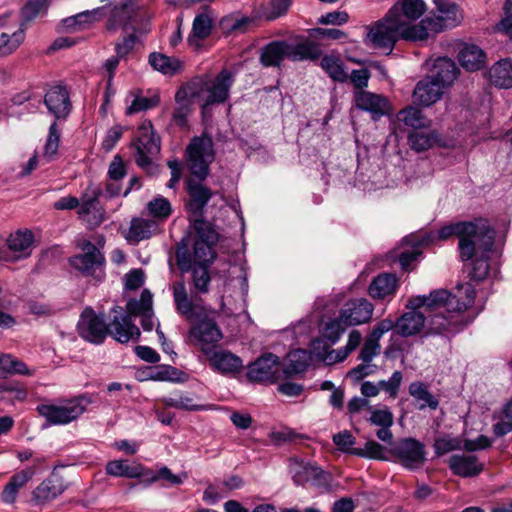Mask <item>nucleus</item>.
<instances>
[{
	"mask_svg": "<svg viewBox=\"0 0 512 512\" xmlns=\"http://www.w3.org/2000/svg\"><path fill=\"white\" fill-rule=\"evenodd\" d=\"M504 17L497 25L498 29L512 37V1L506 0L503 6Z\"/></svg>",
	"mask_w": 512,
	"mask_h": 512,
	"instance_id": "64",
	"label": "nucleus"
},
{
	"mask_svg": "<svg viewBox=\"0 0 512 512\" xmlns=\"http://www.w3.org/2000/svg\"><path fill=\"white\" fill-rule=\"evenodd\" d=\"M146 379L154 381L184 382L186 380V373L171 365H157L147 368Z\"/></svg>",
	"mask_w": 512,
	"mask_h": 512,
	"instance_id": "45",
	"label": "nucleus"
},
{
	"mask_svg": "<svg viewBox=\"0 0 512 512\" xmlns=\"http://www.w3.org/2000/svg\"><path fill=\"white\" fill-rule=\"evenodd\" d=\"M351 455L367 459L386 460L384 446L374 440L367 441L364 448L353 449Z\"/></svg>",
	"mask_w": 512,
	"mask_h": 512,
	"instance_id": "51",
	"label": "nucleus"
},
{
	"mask_svg": "<svg viewBox=\"0 0 512 512\" xmlns=\"http://www.w3.org/2000/svg\"><path fill=\"white\" fill-rule=\"evenodd\" d=\"M16 374L31 376L33 373L23 361L11 354L0 353V379Z\"/></svg>",
	"mask_w": 512,
	"mask_h": 512,
	"instance_id": "48",
	"label": "nucleus"
},
{
	"mask_svg": "<svg viewBox=\"0 0 512 512\" xmlns=\"http://www.w3.org/2000/svg\"><path fill=\"white\" fill-rule=\"evenodd\" d=\"M443 90L444 88L437 80L427 75L417 82L413 90L414 103L419 106L429 107L441 99Z\"/></svg>",
	"mask_w": 512,
	"mask_h": 512,
	"instance_id": "21",
	"label": "nucleus"
},
{
	"mask_svg": "<svg viewBox=\"0 0 512 512\" xmlns=\"http://www.w3.org/2000/svg\"><path fill=\"white\" fill-rule=\"evenodd\" d=\"M25 38V28L4 27L0 20V57L13 53Z\"/></svg>",
	"mask_w": 512,
	"mask_h": 512,
	"instance_id": "34",
	"label": "nucleus"
},
{
	"mask_svg": "<svg viewBox=\"0 0 512 512\" xmlns=\"http://www.w3.org/2000/svg\"><path fill=\"white\" fill-rule=\"evenodd\" d=\"M207 80L203 78H194L181 85L175 93L176 103L189 102V100L199 98L205 91Z\"/></svg>",
	"mask_w": 512,
	"mask_h": 512,
	"instance_id": "47",
	"label": "nucleus"
},
{
	"mask_svg": "<svg viewBox=\"0 0 512 512\" xmlns=\"http://www.w3.org/2000/svg\"><path fill=\"white\" fill-rule=\"evenodd\" d=\"M81 249L83 253L70 257L69 264L83 276L101 281L105 276L106 263L103 253L88 240L82 243Z\"/></svg>",
	"mask_w": 512,
	"mask_h": 512,
	"instance_id": "11",
	"label": "nucleus"
},
{
	"mask_svg": "<svg viewBox=\"0 0 512 512\" xmlns=\"http://www.w3.org/2000/svg\"><path fill=\"white\" fill-rule=\"evenodd\" d=\"M195 239L193 253L184 237L177 245L176 262L181 272H191V281L196 294H207L210 291L211 275L209 268L217 257L214 249L219 241V233L214 225L207 220L195 222Z\"/></svg>",
	"mask_w": 512,
	"mask_h": 512,
	"instance_id": "1",
	"label": "nucleus"
},
{
	"mask_svg": "<svg viewBox=\"0 0 512 512\" xmlns=\"http://www.w3.org/2000/svg\"><path fill=\"white\" fill-rule=\"evenodd\" d=\"M400 122L412 128V130L425 129L430 126V120L427 119L423 112L415 106H407L400 110L397 114Z\"/></svg>",
	"mask_w": 512,
	"mask_h": 512,
	"instance_id": "46",
	"label": "nucleus"
},
{
	"mask_svg": "<svg viewBox=\"0 0 512 512\" xmlns=\"http://www.w3.org/2000/svg\"><path fill=\"white\" fill-rule=\"evenodd\" d=\"M280 358L264 353L248 366L247 378L253 382L276 383L280 379Z\"/></svg>",
	"mask_w": 512,
	"mask_h": 512,
	"instance_id": "17",
	"label": "nucleus"
},
{
	"mask_svg": "<svg viewBox=\"0 0 512 512\" xmlns=\"http://www.w3.org/2000/svg\"><path fill=\"white\" fill-rule=\"evenodd\" d=\"M213 29V20L207 12L199 13L195 16L191 32L187 38L189 46L198 49L202 46V41L207 39Z\"/></svg>",
	"mask_w": 512,
	"mask_h": 512,
	"instance_id": "28",
	"label": "nucleus"
},
{
	"mask_svg": "<svg viewBox=\"0 0 512 512\" xmlns=\"http://www.w3.org/2000/svg\"><path fill=\"white\" fill-rule=\"evenodd\" d=\"M78 335L92 344H102L109 335L119 343L137 341L140 338V329L129 316H113L107 324L104 315H98L92 308H85L77 323Z\"/></svg>",
	"mask_w": 512,
	"mask_h": 512,
	"instance_id": "4",
	"label": "nucleus"
},
{
	"mask_svg": "<svg viewBox=\"0 0 512 512\" xmlns=\"http://www.w3.org/2000/svg\"><path fill=\"white\" fill-rule=\"evenodd\" d=\"M354 99L356 107L371 113L374 119L380 118L385 114L387 100L381 95L369 91H356Z\"/></svg>",
	"mask_w": 512,
	"mask_h": 512,
	"instance_id": "24",
	"label": "nucleus"
},
{
	"mask_svg": "<svg viewBox=\"0 0 512 512\" xmlns=\"http://www.w3.org/2000/svg\"><path fill=\"white\" fill-rule=\"evenodd\" d=\"M476 290L470 284H458L454 293L445 289L432 291L429 295L411 297L404 312L395 322V332L402 337H411L426 329V316L418 311L420 308L437 309L445 306L447 309H469L473 306Z\"/></svg>",
	"mask_w": 512,
	"mask_h": 512,
	"instance_id": "2",
	"label": "nucleus"
},
{
	"mask_svg": "<svg viewBox=\"0 0 512 512\" xmlns=\"http://www.w3.org/2000/svg\"><path fill=\"white\" fill-rule=\"evenodd\" d=\"M321 68L335 82L344 83L348 80L349 74L345 70L342 59L337 55H324L320 61Z\"/></svg>",
	"mask_w": 512,
	"mask_h": 512,
	"instance_id": "42",
	"label": "nucleus"
},
{
	"mask_svg": "<svg viewBox=\"0 0 512 512\" xmlns=\"http://www.w3.org/2000/svg\"><path fill=\"white\" fill-rule=\"evenodd\" d=\"M127 174L126 166L120 155H115L108 168L109 180L119 182Z\"/></svg>",
	"mask_w": 512,
	"mask_h": 512,
	"instance_id": "61",
	"label": "nucleus"
},
{
	"mask_svg": "<svg viewBox=\"0 0 512 512\" xmlns=\"http://www.w3.org/2000/svg\"><path fill=\"white\" fill-rule=\"evenodd\" d=\"M347 327L348 326H346V324H344L340 319V315L338 318L329 320L320 329L321 339H315L313 341L314 349L320 348V346L323 344V349L326 353L330 346L338 342Z\"/></svg>",
	"mask_w": 512,
	"mask_h": 512,
	"instance_id": "25",
	"label": "nucleus"
},
{
	"mask_svg": "<svg viewBox=\"0 0 512 512\" xmlns=\"http://www.w3.org/2000/svg\"><path fill=\"white\" fill-rule=\"evenodd\" d=\"M288 472L296 486L322 488L327 487L330 483L328 472L316 464L297 457L289 458Z\"/></svg>",
	"mask_w": 512,
	"mask_h": 512,
	"instance_id": "12",
	"label": "nucleus"
},
{
	"mask_svg": "<svg viewBox=\"0 0 512 512\" xmlns=\"http://www.w3.org/2000/svg\"><path fill=\"white\" fill-rule=\"evenodd\" d=\"M491 252L492 251L480 252V254L469 260L471 262V269L468 273L469 282H466L465 284H470L475 289L471 282L480 283L488 277L490 271Z\"/></svg>",
	"mask_w": 512,
	"mask_h": 512,
	"instance_id": "40",
	"label": "nucleus"
},
{
	"mask_svg": "<svg viewBox=\"0 0 512 512\" xmlns=\"http://www.w3.org/2000/svg\"><path fill=\"white\" fill-rule=\"evenodd\" d=\"M390 452L408 469H417L426 460L424 444L412 437L402 438L394 443Z\"/></svg>",
	"mask_w": 512,
	"mask_h": 512,
	"instance_id": "16",
	"label": "nucleus"
},
{
	"mask_svg": "<svg viewBox=\"0 0 512 512\" xmlns=\"http://www.w3.org/2000/svg\"><path fill=\"white\" fill-rule=\"evenodd\" d=\"M187 473L174 474L167 466H162L157 471H153L145 467L143 481L147 484H152L157 481L163 480L171 486L181 485L187 479Z\"/></svg>",
	"mask_w": 512,
	"mask_h": 512,
	"instance_id": "43",
	"label": "nucleus"
},
{
	"mask_svg": "<svg viewBox=\"0 0 512 512\" xmlns=\"http://www.w3.org/2000/svg\"><path fill=\"white\" fill-rule=\"evenodd\" d=\"M234 77L232 73L227 69H222L213 82L207 81L205 91L208 95L205 99V106L222 104L224 103L230 93V89L233 85Z\"/></svg>",
	"mask_w": 512,
	"mask_h": 512,
	"instance_id": "20",
	"label": "nucleus"
},
{
	"mask_svg": "<svg viewBox=\"0 0 512 512\" xmlns=\"http://www.w3.org/2000/svg\"><path fill=\"white\" fill-rule=\"evenodd\" d=\"M111 313L114 314V316L123 317V316H129V318L132 320L133 316H142L144 315V311L141 307V304L136 299H130L126 304V313H124V310L121 306H113L111 308Z\"/></svg>",
	"mask_w": 512,
	"mask_h": 512,
	"instance_id": "59",
	"label": "nucleus"
},
{
	"mask_svg": "<svg viewBox=\"0 0 512 512\" xmlns=\"http://www.w3.org/2000/svg\"><path fill=\"white\" fill-rule=\"evenodd\" d=\"M288 362L282 369L283 378H291L305 372L311 361L309 352L305 349H296L287 355Z\"/></svg>",
	"mask_w": 512,
	"mask_h": 512,
	"instance_id": "37",
	"label": "nucleus"
},
{
	"mask_svg": "<svg viewBox=\"0 0 512 512\" xmlns=\"http://www.w3.org/2000/svg\"><path fill=\"white\" fill-rule=\"evenodd\" d=\"M135 147V162L148 175L158 172V165L153 158L160 153V138L155 134L152 122L146 120L138 129V136L132 142Z\"/></svg>",
	"mask_w": 512,
	"mask_h": 512,
	"instance_id": "9",
	"label": "nucleus"
},
{
	"mask_svg": "<svg viewBox=\"0 0 512 512\" xmlns=\"http://www.w3.org/2000/svg\"><path fill=\"white\" fill-rule=\"evenodd\" d=\"M439 141V133L436 130H411L407 134V143L416 153L428 151Z\"/></svg>",
	"mask_w": 512,
	"mask_h": 512,
	"instance_id": "32",
	"label": "nucleus"
},
{
	"mask_svg": "<svg viewBox=\"0 0 512 512\" xmlns=\"http://www.w3.org/2000/svg\"><path fill=\"white\" fill-rule=\"evenodd\" d=\"M405 241L411 246V249L404 250L398 255V262L404 271L412 270V264L421 255L422 251L410 239L405 238Z\"/></svg>",
	"mask_w": 512,
	"mask_h": 512,
	"instance_id": "56",
	"label": "nucleus"
},
{
	"mask_svg": "<svg viewBox=\"0 0 512 512\" xmlns=\"http://www.w3.org/2000/svg\"><path fill=\"white\" fill-rule=\"evenodd\" d=\"M321 55L319 45L309 38L301 37L296 43L273 40L261 48L259 62L266 68H280L285 59L292 62L316 61Z\"/></svg>",
	"mask_w": 512,
	"mask_h": 512,
	"instance_id": "5",
	"label": "nucleus"
},
{
	"mask_svg": "<svg viewBox=\"0 0 512 512\" xmlns=\"http://www.w3.org/2000/svg\"><path fill=\"white\" fill-rule=\"evenodd\" d=\"M65 490L60 477L52 475L43 480L33 491V500L37 504H44L54 500L61 495Z\"/></svg>",
	"mask_w": 512,
	"mask_h": 512,
	"instance_id": "27",
	"label": "nucleus"
},
{
	"mask_svg": "<svg viewBox=\"0 0 512 512\" xmlns=\"http://www.w3.org/2000/svg\"><path fill=\"white\" fill-rule=\"evenodd\" d=\"M466 310L447 309L445 306L427 309L426 329L420 337L421 341L423 342L429 336H440L449 340L461 332L473 320L462 315V312Z\"/></svg>",
	"mask_w": 512,
	"mask_h": 512,
	"instance_id": "7",
	"label": "nucleus"
},
{
	"mask_svg": "<svg viewBox=\"0 0 512 512\" xmlns=\"http://www.w3.org/2000/svg\"><path fill=\"white\" fill-rule=\"evenodd\" d=\"M102 194V190L98 187L88 188L87 192L81 197V205H79L80 208L78 210L79 216H86L93 210H96Z\"/></svg>",
	"mask_w": 512,
	"mask_h": 512,
	"instance_id": "52",
	"label": "nucleus"
},
{
	"mask_svg": "<svg viewBox=\"0 0 512 512\" xmlns=\"http://www.w3.org/2000/svg\"><path fill=\"white\" fill-rule=\"evenodd\" d=\"M147 210L151 216L158 219H167L172 213L170 201L163 196L151 200L147 204Z\"/></svg>",
	"mask_w": 512,
	"mask_h": 512,
	"instance_id": "54",
	"label": "nucleus"
},
{
	"mask_svg": "<svg viewBox=\"0 0 512 512\" xmlns=\"http://www.w3.org/2000/svg\"><path fill=\"white\" fill-rule=\"evenodd\" d=\"M402 373L400 371L393 372L389 380H381L378 382L379 390L382 389L391 397L395 398L398 394L399 387L402 382Z\"/></svg>",
	"mask_w": 512,
	"mask_h": 512,
	"instance_id": "60",
	"label": "nucleus"
},
{
	"mask_svg": "<svg viewBox=\"0 0 512 512\" xmlns=\"http://www.w3.org/2000/svg\"><path fill=\"white\" fill-rule=\"evenodd\" d=\"M154 227L155 223L151 220L134 218L129 227L128 239L134 242L149 239L152 236Z\"/></svg>",
	"mask_w": 512,
	"mask_h": 512,
	"instance_id": "50",
	"label": "nucleus"
},
{
	"mask_svg": "<svg viewBox=\"0 0 512 512\" xmlns=\"http://www.w3.org/2000/svg\"><path fill=\"white\" fill-rule=\"evenodd\" d=\"M491 83L498 88H512V59H501L489 69Z\"/></svg>",
	"mask_w": 512,
	"mask_h": 512,
	"instance_id": "36",
	"label": "nucleus"
},
{
	"mask_svg": "<svg viewBox=\"0 0 512 512\" xmlns=\"http://www.w3.org/2000/svg\"><path fill=\"white\" fill-rule=\"evenodd\" d=\"M459 69L457 68L454 61L447 57H440L435 60L433 68L431 70V77L445 88L451 85L457 77Z\"/></svg>",
	"mask_w": 512,
	"mask_h": 512,
	"instance_id": "33",
	"label": "nucleus"
},
{
	"mask_svg": "<svg viewBox=\"0 0 512 512\" xmlns=\"http://www.w3.org/2000/svg\"><path fill=\"white\" fill-rule=\"evenodd\" d=\"M333 443L337 446V448L344 453L350 454L353 449V445L356 443L355 437L348 430H343L335 435H333Z\"/></svg>",
	"mask_w": 512,
	"mask_h": 512,
	"instance_id": "58",
	"label": "nucleus"
},
{
	"mask_svg": "<svg viewBox=\"0 0 512 512\" xmlns=\"http://www.w3.org/2000/svg\"><path fill=\"white\" fill-rule=\"evenodd\" d=\"M365 29V44L376 49L392 51L401 36V22L389 11L382 19L365 26Z\"/></svg>",
	"mask_w": 512,
	"mask_h": 512,
	"instance_id": "10",
	"label": "nucleus"
},
{
	"mask_svg": "<svg viewBox=\"0 0 512 512\" xmlns=\"http://www.w3.org/2000/svg\"><path fill=\"white\" fill-rule=\"evenodd\" d=\"M432 17H427L420 21L418 24L410 25L409 21L401 22V36L400 39L408 41H423L429 36V31L436 34L432 23Z\"/></svg>",
	"mask_w": 512,
	"mask_h": 512,
	"instance_id": "35",
	"label": "nucleus"
},
{
	"mask_svg": "<svg viewBox=\"0 0 512 512\" xmlns=\"http://www.w3.org/2000/svg\"><path fill=\"white\" fill-rule=\"evenodd\" d=\"M210 365L221 373H234L241 369L242 360L230 351H217L213 349L211 353L205 355Z\"/></svg>",
	"mask_w": 512,
	"mask_h": 512,
	"instance_id": "31",
	"label": "nucleus"
},
{
	"mask_svg": "<svg viewBox=\"0 0 512 512\" xmlns=\"http://www.w3.org/2000/svg\"><path fill=\"white\" fill-rule=\"evenodd\" d=\"M133 0H124L119 6H115L107 20L106 27L109 31H116L121 28L128 30L132 27V17L134 15Z\"/></svg>",
	"mask_w": 512,
	"mask_h": 512,
	"instance_id": "26",
	"label": "nucleus"
},
{
	"mask_svg": "<svg viewBox=\"0 0 512 512\" xmlns=\"http://www.w3.org/2000/svg\"><path fill=\"white\" fill-rule=\"evenodd\" d=\"M46 0H28L21 9V25L24 28L27 22L35 19L45 6Z\"/></svg>",
	"mask_w": 512,
	"mask_h": 512,
	"instance_id": "57",
	"label": "nucleus"
},
{
	"mask_svg": "<svg viewBox=\"0 0 512 512\" xmlns=\"http://www.w3.org/2000/svg\"><path fill=\"white\" fill-rule=\"evenodd\" d=\"M448 467L454 475L469 478L479 475L484 465L475 455H452L448 460Z\"/></svg>",
	"mask_w": 512,
	"mask_h": 512,
	"instance_id": "23",
	"label": "nucleus"
},
{
	"mask_svg": "<svg viewBox=\"0 0 512 512\" xmlns=\"http://www.w3.org/2000/svg\"><path fill=\"white\" fill-rule=\"evenodd\" d=\"M460 441L457 438L440 437L435 439L434 449L438 456H442L450 451L458 449Z\"/></svg>",
	"mask_w": 512,
	"mask_h": 512,
	"instance_id": "63",
	"label": "nucleus"
},
{
	"mask_svg": "<svg viewBox=\"0 0 512 512\" xmlns=\"http://www.w3.org/2000/svg\"><path fill=\"white\" fill-rule=\"evenodd\" d=\"M474 227L465 221H459L445 225L437 231V240H447L451 236L458 238V252L462 255H468L469 240L467 239L474 231Z\"/></svg>",
	"mask_w": 512,
	"mask_h": 512,
	"instance_id": "22",
	"label": "nucleus"
},
{
	"mask_svg": "<svg viewBox=\"0 0 512 512\" xmlns=\"http://www.w3.org/2000/svg\"><path fill=\"white\" fill-rule=\"evenodd\" d=\"M44 104L55 118L48 129V135L43 148V157L47 162H50L56 158L60 143L61 129L57 125V120L67 119L72 110V103L66 87L56 85L46 92Z\"/></svg>",
	"mask_w": 512,
	"mask_h": 512,
	"instance_id": "6",
	"label": "nucleus"
},
{
	"mask_svg": "<svg viewBox=\"0 0 512 512\" xmlns=\"http://www.w3.org/2000/svg\"><path fill=\"white\" fill-rule=\"evenodd\" d=\"M465 223L472 224L474 231L467 238L470 243L468 255L459 254L461 261L464 263L473 259L475 256L480 254V252L492 251L496 236L494 227L489 224L487 219L475 218L471 221H465Z\"/></svg>",
	"mask_w": 512,
	"mask_h": 512,
	"instance_id": "14",
	"label": "nucleus"
},
{
	"mask_svg": "<svg viewBox=\"0 0 512 512\" xmlns=\"http://www.w3.org/2000/svg\"><path fill=\"white\" fill-rule=\"evenodd\" d=\"M409 394L418 401L423 403L419 405V409L429 407L432 410L437 409L439 401L430 393L428 386L421 381L412 382L408 387Z\"/></svg>",
	"mask_w": 512,
	"mask_h": 512,
	"instance_id": "49",
	"label": "nucleus"
},
{
	"mask_svg": "<svg viewBox=\"0 0 512 512\" xmlns=\"http://www.w3.org/2000/svg\"><path fill=\"white\" fill-rule=\"evenodd\" d=\"M433 2L438 13L432 17L436 32L454 28L462 22V10L454 0H433Z\"/></svg>",
	"mask_w": 512,
	"mask_h": 512,
	"instance_id": "18",
	"label": "nucleus"
},
{
	"mask_svg": "<svg viewBox=\"0 0 512 512\" xmlns=\"http://www.w3.org/2000/svg\"><path fill=\"white\" fill-rule=\"evenodd\" d=\"M425 8L423 0H399L389 9V12L400 22H405L419 19L425 12Z\"/></svg>",
	"mask_w": 512,
	"mask_h": 512,
	"instance_id": "30",
	"label": "nucleus"
},
{
	"mask_svg": "<svg viewBox=\"0 0 512 512\" xmlns=\"http://www.w3.org/2000/svg\"><path fill=\"white\" fill-rule=\"evenodd\" d=\"M159 103L160 98L158 95H154L152 97L138 95L133 99L131 105L127 107L126 114L132 115L141 111H147L151 108L158 106Z\"/></svg>",
	"mask_w": 512,
	"mask_h": 512,
	"instance_id": "55",
	"label": "nucleus"
},
{
	"mask_svg": "<svg viewBox=\"0 0 512 512\" xmlns=\"http://www.w3.org/2000/svg\"><path fill=\"white\" fill-rule=\"evenodd\" d=\"M398 288L395 274L382 273L376 276L369 285L368 293L373 299L382 300L393 296Z\"/></svg>",
	"mask_w": 512,
	"mask_h": 512,
	"instance_id": "29",
	"label": "nucleus"
},
{
	"mask_svg": "<svg viewBox=\"0 0 512 512\" xmlns=\"http://www.w3.org/2000/svg\"><path fill=\"white\" fill-rule=\"evenodd\" d=\"M106 473L114 477L142 478L144 479L145 467L141 464L129 465L128 460H112L106 464Z\"/></svg>",
	"mask_w": 512,
	"mask_h": 512,
	"instance_id": "39",
	"label": "nucleus"
},
{
	"mask_svg": "<svg viewBox=\"0 0 512 512\" xmlns=\"http://www.w3.org/2000/svg\"><path fill=\"white\" fill-rule=\"evenodd\" d=\"M149 64L154 70L164 75L174 76L181 72L183 63L176 57H169L165 54L152 52L148 57Z\"/></svg>",
	"mask_w": 512,
	"mask_h": 512,
	"instance_id": "38",
	"label": "nucleus"
},
{
	"mask_svg": "<svg viewBox=\"0 0 512 512\" xmlns=\"http://www.w3.org/2000/svg\"><path fill=\"white\" fill-rule=\"evenodd\" d=\"M172 290L178 314L184 316L191 323L189 337L192 343L198 346L204 355L217 349L223 334L216 322L215 312L194 304L188 296L183 281L175 282Z\"/></svg>",
	"mask_w": 512,
	"mask_h": 512,
	"instance_id": "3",
	"label": "nucleus"
},
{
	"mask_svg": "<svg viewBox=\"0 0 512 512\" xmlns=\"http://www.w3.org/2000/svg\"><path fill=\"white\" fill-rule=\"evenodd\" d=\"M162 403L167 407H172L187 411H202L205 409L204 405L195 404L193 398L187 395H180L179 397H163Z\"/></svg>",
	"mask_w": 512,
	"mask_h": 512,
	"instance_id": "53",
	"label": "nucleus"
},
{
	"mask_svg": "<svg viewBox=\"0 0 512 512\" xmlns=\"http://www.w3.org/2000/svg\"><path fill=\"white\" fill-rule=\"evenodd\" d=\"M485 52L477 45H466L459 53V62L468 71H478L485 65Z\"/></svg>",
	"mask_w": 512,
	"mask_h": 512,
	"instance_id": "41",
	"label": "nucleus"
},
{
	"mask_svg": "<svg viewBox=\"0 0 512 512\" xmlns=\"http://www.w3.org/2000/svg\"><path fill=\"white\" fill-rule=\"evenodd\" d=\"M185 189L188 194V200L185 203V209L195 218L192 222V228L195 230L197 220H205V207L213 197V191L203 184V181L187 178L185 180Z\"/></svg>",
	"mask_w": 512,
	"mask_h": 512,
	"instance_id": "15",
	"label": "nucleus"
},
{
	"mask_svg": "<svg viewBox=\"0 0 512 512\" xmlns=\"http://www.w3.org/2000/svg\"><path fill=\"white\" fill-rule=\"evenodd\" d=\"M89 401L79 397L68 401L65 405L40 404L36 407L38 414L46 419V426L65 425L82 415Z\"/></svg>",
	"mask_w": 512,
	"mask_h": 512,
	"instance_id": "13",
	"label": "nucleus"
},
{
	"mask_svg": "<svg viewBox=\"0 0 512 512\" xmlns=\"http://www.w3.org/2000/svg\"><path fill=\"white\" fill-rule=\"evenodd\" d=\"M187 167L191 179L205 181L210 173V165L215 159L212 137L207 133L194 136L186 148Z\"/></svg>",
	"mask_w": 512,
	"mask_h": 512,
	"instance_id": "8",
	"label": "nucleus"
},
{
	"mask_svg": "<svg viewBox=\"0 0 512 512\" xmlns=\"http://www.w3.org/2000/svg\"><path fill=\"white\" fill-rule=\"evenodd\" d=\"M33 240L34 236L31 231L19 230L16 233L11 234L6 242L8 249L15 253L14 258L19 259L30 254L28 250L30 249Z\"/></svg>",
	"mask_w": 512,
	"mask_h": 512,
	"instance_id": "44",
	"label": "nucleus"
},
{
	"mask_svg": "<svg viewBox=\"0 0 512 512\" xmlns=\"http://www.w3.org/2000/svg\"><path fill=\"white\" fill-rule=\"evenodd\" d=\"M373 305L365 298L349 300L340 310V319L346 326H355L368 322L373 314Z\"/></svg>",
	"mask_w": 512,
	"mask_h": 512,
	"instance_id": "19",
	"label": "nucleus"
},
{
	"mask_svg": "<svg viewBox=\"0 0 512 512\" xmlns=\"http://www.w3.org/2000/svg\"><path fill=\"white\" fill-rule=\"evenodd\" d=\"M292 0H271V10L264 14L267 21H274L285 15L291 6Z\"/></svg>",
	"mask_w": 512,
	"mask_h": 512,
	"instance_id": "62",
	"label": "nucleus"
}]
</instances>
